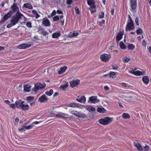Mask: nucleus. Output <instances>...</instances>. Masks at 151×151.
<instances>
[{
    "mask_svg": "<svg viewBox=\"0 0 151 151\" xmlns=\"http://www.w3.org/2000/svg\"><path fill=\"white\" fill-rule=\"evenodd\" d=\"M4 102L9 105L10 104V102L8 100H5L4 101Z\"/></svg>",
    "mask_w": 151,
    "mask_h": 151,
    "instance_id": "obj_56",
    "label": "nucleus"
},
{
    "mask_svg": "<svg viewBox=\"0 0 151 151\" xmlns=\"http://www.w3.org/2000/svg\"><path fill=\"white\" fill-rule=\"evenodd\" d=\"M131 6L132 10H135L137 6V0H130Z\"/></svg>",
    "mask_w": 151,
    "mask_h": 151,
    "instance_id": "obj_7",
    "label": "nucleus"
},
{
    "mask_svg": "<svg viewBox=\"0 0 151 151\" xmlns=\"http://www.w3.org/2000/svg\"><path fill=\"white\" fill-rule=\"evenodd\" d=\"M128 16L129 19L128 20V21L132 22V20L130 16L129 15H128Z\"/></svg>",
    "mask_w": 151,
    "mask_h": 151,
    "instance_id": "obj_58",
    "label": "nucleus"
},
{
    "mask_svg": "<svg viewBox=\"0 0 151 151\" xmlns=\"http://www.w3.org/2000/svg\"><path fill=\"white\" fill-rule=\"evenodd\" d=\"M79 114V112L76 111L75 113H74V115L75 116H76L78 117V115Z\"/></svg>",
    "mask_w": 151,
    "mask_h": 151,
    "instance_id": "obj_61",
    "label": "nucleus"
},
{
    "mask_svg": "<svg viewBox=\"0 0 151 151\" xmlns=\"http://www.w3.org/2000/svg\"><path fill=\"white\" fill-rule=\"evenodd\" d=\"M24 103H22V106L21 109H22L23 110H28L29 108V106L27 104H23Z\"/></svg>",
    "mask_w": 151,
    "mask_h": 151,
    "instance_id": "obj_28",
    "label": "nucleus"
},
{
    "mask_svg": "<svg viewBox=\"0 0 151 151\" xmlns=\"http://www.w3.org/2000/svg\"><path fill=\"white\" fill-rule=\"evenodd\" d=\"M34 97L33 96H29L27 97V100L28 102H31L34 99Z\"/></svg>",
    "mask_w": 151,
    "mask_h": 151,
    "instance_id": "obj_34",
    "label": "nucleus"
},
{
    "mask_svg": "<svg viewBox=\"0 0 151 151\" xmlns=\"http://www.w3.org/2000/svg\"><path fill=\"white\" fill-rule=\"evenodd\" d=\"M19 130L22 132L25 131L26 130L25 126H24L22 127L19 129Z\"/></svg>",
    "mask_w": 151,
    "mask_h": 151,
    "instance_id": "obj_46",
    "label": "nucleus"
},
{
    "mask_svg": "<svg viewBox=\"0 0 151 151\" xmlns=\"http://www.w3.org/2000/svg\"><path fill=\"white\" fill-rule=\"evenodd\" d=\"M32 13L34 15V16H35L36 19H37L40 17V15L38 14L37 12L35 10H32Z\"/></svg>",
    "mask_w": 151,
    "mask_h": 151,
    "instance_id": "obj_25",
    "label": "nucleus"
},
{
    "mask_svg": "<svg viewBox=\"0 0 151 151\" xmlns=\"http://www.w3.org/2000/svg\"><path fill=\"white\" fill-rule=\"evenodd\" d=\"M122 35L123 33H122V32H120L118 33L116 37V40L117 41L120 40L122 37Z\"/></svg>",
    "mask_w": 151,
    "mask_h": 151,
    "instance_id": "obj_24",
    "label": "nucleus"
},
{
    "mask_svg": "<svg viewBox=\"0 0 151 151\" xmlns=\"http://www.w3.org/2000/svg\"><path fill=\"white\" fill-rule=\"evenodd\" d=\"M42 23L46 27H50V21L47 18H44L43 19Z\"/></svg>",
    "mask_w": 151,
    "mask_h": 151,
    "instance_id": "obj_10",
    "label": "nucleus"
},
{
    "mask_svg": "<svg viewBox=\"0 0 151 151\" xmlns=\"http://www.w3.org/2000/svg\"><path fill=\"white\" fill-rule=\"evenodd\" d=\"M119 45L121 48L122 49H124L126 48V45L122 42L120 43Z\"/></svg>",
    "mask_w": 151,
    "mask_h": 151,
    "instance_id": "obj_37",
    "label": "nucleus"
},
{
    "mask_svg": "<svg viewBox=\"0 0 151 151\" xmlns=\"http://www.w3.org/2000/svg\"><path fill=\"white\" fill-rule=\"evenodd\" d=\"M85 108L89 112L95 111V109L91 106L87 105L85 106Z\"/></svg>",
    "mask_w": 151,
    "mask_h": 151,
    "instance_id": "obj_20",
    "label": "nucleus"
},
{
    "mask_svg": "<svg viewBox=\"0 0 151 151\" xmlns=\"http://www.w3.org/2000/svg\"><path fill=\"white\" fill-rule=\"evenodd\" d=\"M55 116L57 117L63 119L65 118V116H68V114H66L62 113L60 112L58 113L57 114H55Z\"/></svg>",
    "mask_w": 151,
    "mask_h": 151,
    "instance_id": "obj_17",
    "label": "nucleus"
},
{
    "mask_svg": "<svg viewBox=\"0 0 151 151\" xmlns=\"http://www.w3.org/2000/svg\"><path fill=\"white\" fill-rule=\"evenodd\" d=\"M85 114L83 112H79V114L78 115V117L83 118L85 117Z\"/></svg>",
    "mask_w": 151,
    "mask_h": 151,
    "instance_id": "obj_41",
    "label": "nucleus"
},
{
    "mask_svg": "<svg viewBox=\"0 0 151 151\" xmlns=\"http://www.w3.org/2000/svg\"><path fill=\"white\" fill-rule=\"evenodd\" d=\"M113 69L114 70H117L118 68V66L116 65H114L112 66Z\"/></svg>",
    "mask_w": 151,
    "mask_h": 151,
    "instance_id": "obj_50",
    "label": "nucleus"
},
{
    "mask_svg": "<svg viewBox=\"0 0 151 151\" xmlns=\"http://www.w3.org/2000/svg\"><path fill=\"white\" fill-rule=\"evenodd\" d=\"M68 82H65L63 84H61L60 87L61 90H65L68 86Z\"/></svg>",
    "mask_w": 151,
    "mask_h": 151,
    "instance_id": "obj_22",
    "label": "nucleus"
},
{
    "mask_svg": "<svg viewBox=\"0 0 151 151\" xmlns=\"http://www.w3.org/2000/svg\"><path fill=\"white\" fill-rule=\"evenodd\" d=\"M122 117L124 119H129L130 117V116L127 113H124L122 115Z\"/></svg>",
    "mask_w": 151,
    "mask_h": 151,
    "instance_id": "obj_29",
    "label": "nucleus"
},
{
    "mask_svg": "<svg viewBox=\"0 0 151 151\" xmlns=\"http://www.w3.org/2000/svg\"><path fill=\"white\" fill-rule=\"evenodd\" d=\"M134 28V26L133 21L131 22L127 21V25L126 27L125 30L127 31L128 30H133Z\"/></svg>",
    "mask_w": 151,
    "mask_h": 151,
    "instance_id": "obj_4",
    "label": "nucleus"
},
{
    "mask_svg": "<svg viewBox=\"0 0 151 151\" xmlns=\"http://www.w3.org/2000/svg\"><path fill=\"white\" fill-rule=\"evenodd\" d=\"M75 9L76 11V13L78 14H80V11L78 8L77 7H75Z\"/></svg>",
    "mask_w": 151,
    "mask_h": 151,
    "instance_id": "obj_49",
    "label": "nucleus"
},
{
    "mask_svg": "<svg viewBox=\"0 0 151 151\" xmlns=\"http://www.w3.org/2000/svg\"><path fill=\"white\" fill-rule=\"evenodd\" d=\"M86 98L84 96H78L76 100L78 102L82 103H84L86 101Z\"/></svg>",
    "mask_w": 151,
    "mask_h": 151,
    "instance_id": "obj_11",
    "label": "nucleus"
},
{
    "mask_svg": "<svg viewBox=\"0 0 151 151\" xmlns=\"http://www.w3.org/2000/svg\"><path fill=\"white\" fill-rule=\"evenodd\" d=\"M21 19L25 21L27 19L22 14H19L18 13H17V15H14L12 17L10 21V23L7 25L6 27L7 28H9L14 26L18 23L19 20Z\"/></svg>",
    "mask_w": 151,
    "mask_h": 151,
    "instance_id": "obj_1",
    "label": "nucleus"
},
{
    "mask_svg": "<svg viewBox=\"0 0 151 151\" xmlns=\"http://www.w3.org/2000/svg\"><path fill=\"white\" fill-rule=\"evenodd\" d=\"M87 1L88 4L90 6L91 9H95L96 6L95 5V2L93 0H87Z\"/></svg>",
    "mask_w": 151,
    "mask_h": 151,
    "instance_id": "obj_13",
    "label": "nucleus"
},
{
    "mask_svg": "<svg viewBox=\"0 0 151 151\" xmlns=\"http://www.w3.org/2000/svg\"><path fill=\"white\" fill-rule=\"evenodd\" d=\"M31 46V44H22L18 46V47L19 49H25L30 47Z\"/></svg>",
    "mask_w": 151,
    "mask_h": 151,
    "instance_id": "obj_12",
    "label": "nucleus"
},
{
    "mask_svg": "<svg viewBox=\"0 0 151 151\" xmlns=\"http://www.w3.org/2000/svg\"><path fill=\"white\" fill-rule=\"evenodd\" d=\"M73 37H76L78 35V33L77 32H73Z\"/></svg>",
    "mask_w": 151,
    "mask_h": 151,
    "instance_id": "obj_57",
    "label": "nucleus"
},
{
    "mask_svg": "<svg viewBox=\"0 0 151 151\" xmlns=\"http://www.w3.org/2000/svg\"><path fill=\"white\" fill-rule=\"evenodd\" d=\"M39 30L41 32V33L44 35H46L48 34L47 32L46 31H45V30H43V29L42 28H39Z\"/></svg>",
    "mask_w": 151,
    "mask_h": 151,
    "instance_id": "obj_36",
    "label": "nucleus"
},
{
    "mask_svg": "<svg viewBox=\"0 0 151 151\" xmlns=\"http://www.w3.org/2000/svg\"><path fill=\"white\" fill-rule=\"evenodd\" d=\"M113 120V118L107 117H104V125L109 124Z\"/></svg>",
    "mask_w": 151,
    "mask_h": 151,
    "instance_id": "obj_15",
    "label": "nucleus"
},
{
    "mask_svg": "<svg viewBox=\"0 0 151 151\" xmlns=\"http://www.w3.org/2000/svg\"><path fill=\"white\" fill-rule=\"evenodd\" d=\"M77 103H71L70 104H68L67 105L68 106L71 107H77Z\"/></svg>",
    "mask_w": 151,
    "mask_h": 151,
    "instance_id": "obj_31",
    "label": "nucleus"
},
{
    "mask_svg": "<svg viewBox=\"0 0 151 151\" xmlns=\"http://www.w3.org/2000/svg\"><path fill=\"white\" fill-rule=\"evenodd\" d=\"M59 16H56L53 18V21L55 22L59 20Z\"/></svg>",
    "mask_w": 151,
    "mask_h": 151,
    "instance_id": "obj_47",
    "label": "nucleus"
},
{
    "mask_svg": "<svg viewBox=\"0 0 151 151\" xmlns=\"http://www.w3.org/2000/svg\"><path fill=\"white\" fill-rule=\"evenodd\" d=\"M23 103H24V101H17L15 102V104L17 107L19 109H21Z\"/></svg>",
    "mask_w": 151,
    "mask_h": 151,
    "instance_id": "obj_21",
    "label": "nucleus"
},
{
    "mask_svg": "<svg viewBox=\"0 0 151 151\" xmlns=\"http://www.w3.org/2000/svg\"><path fill=\"white\" fill-rule=\"evenodd\" d=\"M12 15L9 12L5 14L2 19L0 22V25L2 24L6 20Z\"/></svg>",
    "mask_w": 151,
    "mask_h": 151,
    "instance_id": "obj_6",
    "label": "nucleus"
},
{
    "mask_svg": "<svg viewBox=\"0 0 151 151\" xmlns=\"http://www.w3.org/2000/svg\"><path fill=\"white\" fill-rule=\"evenodd\" d=\"M22 8H28L29 9H33V6L31 3H24L22 6Z\"/></svg>",
    "mask_w": 151,
    "mask_h": 151,
    "instance_id": "obj_19",
    "label": "nucleus"
},
{
    "mask_svg": "<svg viewBox=\"0 0 151 151\" xmlns=\"http://www.w3.org/2000/svg\"><path fill=\"white\" fill-rule=\"evenodd\" d=\"M145 72H142L141 71L139 70L135 71L134 75L137 76H139L145 74Z\"/></svg>",
    "mask_w": 151,
    "mask_h": 151,
    "instance_id": "obj_30",
    "label": "nucleus"
},
{
    "mask_svg": "<svg viewBox=\"0 0 151 151\" xmlns=\"http://www.w3.org/2000/svg\"><path fill=\"white\" fill-rule=\"evenodd\" d=\"M80 83V81L79 80H76L75 81H73L70 82L71 86L72 87H73L78 86Z\"/></svg>",
    "mask_w": 151,
    "mask_h": 151,
    "instance_id": "obj_14",
    "label": "nucleus"
},
{
    "mask_svg": "<svg viewBox=\"0 0 151 151\" xmlns=\"http://www.w3.org/2000/svg\"><path fill=\"white\" fill-rule=\"evenodd\" d=\"M139 21V19H138V17H136L135 19V22L136 24L137 25H139V23L138 22Z\"/></svg>",
    "mask_w": 151,
    "mask_h": 151,
    "instance_id": "obj_51",
    "label": "nucleus"
},
{
    "mask_svg": "<svg viewBox=\"0 0 151 151\" xmlns=\"http://www.w3.org/2000/svg\"><path fill=\"white\" fill-rule=\"evenodd\" d=\"M72 0H68L67 1V3L68 4H70L72 3Z\"/></svg>",
    "mask_w": 151,
    "mask_h": 151,
    "instance_id": "obj_55",
    "label": "nucleus"
},
{
    "mask_svg": "<svg viewBox=\"0 0 151 151\" xmlns=\"http://www.w3.org/2000/svg\"><path fill=\"white\" fill-rule=\"evenodd\" d=\"M134 145L137 148L138 151H143V148L139 143L137 142H134Z\"/></svg>",
    "mask_w": 151,
    "mask_h": 151,
    "instance_id": "obj_9",
    "label": "nucleus"
},
{
    "mask_svg": "<svg viewBox=\"0 0 151 151\" xmlns=\"http://www.w3.org/2000/svg\"><path fill=\"white\" fill-rule=\"evenodd\" d=\"M111 58V55L110 54H104V62H106L108 61Z\"/></svg>",
    "mask_w": 151,
    "mask_h": 151,
    "instance_id": "obj_26",
    "label": "nucleus"
},
{
    "mask_svg": "<svg viewBox=\"0 0 151 151\" xmlns=\"http://www.w3.org/2000/svg\"><path fill=\"white\" fill-rule=\"evenodd\" d=\"M99 122L100 123L104 125V119H100Z\"/></svg>",
    "mask_w": 151,
    "mask_h": 151,
    "instance_id": "obj_54",
    "label": "nucleus"
},
{
    "mask_svg": "<svg viewBox=\"0 0 151 151\" xmlns=\"http://www.w3.org/2000/svg\"><path fill=\"white\" fill-rule=\"evenodd\" d=\"M53 93V91L52 89H50L49 91H47L45 93L46 95L49 96H51Z\"/></svg>",
    "mask_w": 151,
    "mask_h": 151,
    "instance_id": "obj_33",
    "label": "nucleus"
},
{
    "mask_svg": "<svg viewBox=\"0 0 151 151\" xmlns=\"http://www.w3.org/2000/svg\"><path fill=\"white\" fill-rule=\"evenodd\" d=\"M137 33L138 34H141L142 33V30L140 28L138 29L136 31Z\"/></svg>",
    "mask_w": 151,
    "mask_h": 151,
    "instance_id": "obj_40",
    "label": "nucleus"
},
{
    "mask_svg": "<svg viewBox=\"0 0 151 151\" xmlns=\"http://www.w3.org/2000/svg\"><path fill=\"white\" fill-rule=\"evenodd\" d=\"M85 106L84 105H81L79 104H78L77 103V108L81 109H83L84 108H85Z\"/></svg>",
    "mask_w": 151,
    "mask_h": 151,
    "instance_id": "obj_42",
    "label": "nucleus"
},
{
    "mask_svg": "<svg viewBox=\"0 0 151 151\" xmlns=\"http://www.w3.org/2000/svg\"><path fill=\"white\" fill-rule=\"evenodd\" d=\"M127 47L129 49L132 50L134 48L135 46L133 44H128Z\"/></svg>",
    "mask_w": 151,
    "mask_h": 151,
    "instance_id": "obj_38",
    "label": "nucleus"
},
{
    "mask_svg": "<svg viewBox=\"0 0 151 151\" xmlns=\"http://www.w3.org/2000/svg\"><path fill=\"white\" fill-rule=\"evenodd\" d=\"M103 110L104 109L100 107H98L97 109V111L100 113H103Z\"/></svg>",
    "mask_w": 151,
    "mask_h": 151,
    "instance_id": "obj_48",
    "label": "nucleus"
},
{
    "mask_svg": "<svg viewBox=\"0 0 151 151\" xmlns=\"http://www.w3.org/2000/svg\"><path fill=\"white\" fill-rule=\"evenodd\" d=\"M67 69V67L66 66H64L60 68V69L58 70V73L60 75L63 73Z\"/></svg>",
    "mask_w": 151,
    "mask_h": 151,
    "instance_id": "obj_18",
    "label": "nucleus"
},
{
    "mask_svg": "<svg viewBox=\"0 0 151 151\" xmlns=\"http://www.w3.org/2000/svg\"><path fill=\"white\" fill-rule=\"evenodd\" d=\"M30 86L29 85H26L24 86V90L27 92H29L30 91Z\"/></svg>",
    "mask_w": 151,
    "mask_h": 151,
    "instance_id": "obj_32",
    "label": "nucleus"
},
{
    "mask_svg": "<svg viewBox=\"0 0 151 151\" xmlns=\"http://www.w3.org/2000/svg\"><path fill=\"white\" fill-rule=\"evenodd\" d=\"M142 81L143 82L146 84H147L149 81V78L147 76H144L142 78Z\"/></svg>",
    "mask_w": 151,
    "mask_h": 151,
    "instance_id": "obj_27",
    "label": "nucleus"
},
{
    "mask_svg": "<svg viewBox=\"0 0 151 151\" xmlns=\"http://www.w3.org/2000/svg\"><path fill=\"white\" fill-rule=\"evenodd\" d=\"M45 86V84L44 82L42 83H38L35 85V87L33 88V90L35 92H37L39 90L44 88Z\"/></svg>",
    "mask_w": 151,
    "mask_h": 151,
    "instance_id": "obj_3",
    "label": "nucleus"
},
{
    "mask_svg": "<svg viewBox=\"0 0 151 151\" xmlns=\"http://www.w3.org/2000/svg\"><path fill=\"white\" fill-rule=\"evenodd\" d=\"M33 127V125L32 124L29 125H28L27 126H25L26 130L30 129H32Z\"/></svg>",
    "mask_w": 151,
    "mask_h": 151,
    "instance_id": "obj_43",
    "label": "nucleus"
},
{
    "mask_svg": "<svg viewBox=\"0 0 151 151\" xmlns=\"http://www.w3.org/2000/svg\"><path fill=\"white\" fill-rule=\"evenodd\" d=\"M56 14V11H55V10H54L52 13V14H51L52 15V16H53V15H55Z\"/></svg>",
    "mask_w": 151,
    "mask_h": 151,
    "instance_id": "obj_62",
    "label": "nucleus"
},
{
    "mask_svg": "<svg viewBox=\"0 0 151 151\" xmlns=\"http://www.w3.org/2000/svg\"><path fill=\"white\" fill-rule=\"evenodd\" d=\"M89 9L91 11V14H93L96 12V10L95 9H93L92 10H91L90 8H89Z\"/></svg>",
    "mask_w": 151,
    "mask_h": 151,
    "instance_id": "obj_60",
    "label": "nucleus"
},
{
    "mask_svg": "<svg viewBox=\"0 0 151 151\" xmlns=\"http://www.w3.org/2000/svg\"><path fill=\"white\" fill-rule=\"evenodd\" d=\"M27 26L29 28H31L32 27V23L30 22H26Z\"/></svg>",
    "mask_w": 151,
    "mask_h": 151,
    "instance_id": "obj_44",
    "label": "nucleus"
},
{
    "mask_svg": "<svg viewBox=\"0 0 151 151\" xmlns=\"http://www.w3.org/2000/svg\"><path fill=\"white\" fill-rule=\"evenodd\" d=\"M122 60L123 62L124 63H127L130 60V59L125 57V58H123Z\"/></svg>",
    "mask_w": 151,
    "mask_h": 151,
    "instance_id": "obj_45",
    "label": "nucleus"
},
{
    "mask_svg": "<svg viewBox=\"0 0 151 151\" xmlns=\"http://www.w3.org/2000/svg\"><path fill=\"white\" fill-rule=\"evenodd\" d=\"M68 36L70 38H72V37H74L73 35V33H72V32H70V33L68 35Z\"/></svg>",
    "mask_w": 151,
    "mask_h": 151,
    "instance_id": "obj_52",
    "label": "nucleus"
},
{
    "mask_svg": "<svg viewBox=\"0 0 151 151\" xmlns=\"http://www.w3.org/2000/svg\"><path fill=\"white\" fill-rule=\"evenodd\" d=\"M47 100L48 99L46 96L43 94L39 98L38 101L40 102H46Z\"/></svg>",
    "mask_w": 151,
    "mask_h": 151,
    "instance_id": "obj_16",
    "label": "nucleus"
},
{
    "mask_svg": "<svg viewBox=\"0 0 151 151\" xmlns=\"http://www.w3.org/2000/svg\"><path fill=\"white\" fill-rule=\"evenodd\" d=\"M114 8H112L111 9V14L112 15H114Z\"/></svg>",
    "mask_w": 151,
    "mask_h": 151,
    "instance_id": "obj_63",
    "label": "nucleus"
},
{
    "mask_svg": "<svg viewBox=\"0 0 151 151\" xmlns=\"http://www.w3.org/2000/svg\"><path fill=\"white\" fill-rule=\"evenodd\" d=\"M150 147L149 146L146 145L143 148V151H148L150 150Z\"/></svg>",
    "mask_w": 151,
    "mask_h": 151,
    "instance_id": "obj_39",
    "label": "nucleus"
},
{
    "mask_svg": "<svg viewBox=\"0 0 151 151\" xmlns=\"http://www.w3.org/2000/svg\"><path fill=\"white\" fill-rule=\"evenodd\" d=\"M116 74V73L114 72H111L109 74V76L110 77H112V78H114L115 77Z\"/></svg>",
    "mask_w": 151,
    "mask_h": 151,
    "instance_id": "obj_35",
    "label": "nucleus"
},
{
    "mask_svg": "<svg viewBox=\"0 0 151 151\" xmlns=\"http://www.w3.org/2000/svg\"><path fill=\"white\" fill-rule=\"evenodd\" d=\"M10 107L12 109H14L15 108V105L14 104H11L10 105Z\"/></svg>",
    "mask_w": 151,
    "mask_h": 151,
    "instance_id": "obj_53",
    "label": "nucleus"
},
{
    "mask_svg": "<svg viewBox=\"0 0 151 151\" xmlns=\"http://www.w3.org/2000/svg\"><path fill=\"white\" fill-rule=\"evenodd\" d=\"M56 12L57 13L59 14H63L62 12L59 9H58L57 11Z\"/></svg>",
    "mask_w": 151,
    "mask_h": 151,
    "instance_id": "obj_59",
    "label": "nucleus"
},
{
    "mask_svg": "<svg viewBox=\"0 0 151 151\" xmlns=\"http://www.w3.org/2000/svg\"><path fill=\"white\" fill-rule=\"evenodd\" d=\"M60 35V32H56L53 33L52 36L54 38H58Z\"/></svg>",
    "mask_w": 151,
    "mask_h": 151,
    "instance_id": "obj_23",
    "label": "nucleus"
},
{
    "mask_svg": "<svg viewBox=\"0 0 151 151\" xmlns=\"http://www.w3.org/2000/svg\"><path fill=\"white\" fill-rule=\"evenodd\" d=\"M100 58L102 61H104V54H102L101 55Z\"/></svg>",
    "mask_w": 151,
    "mask_h": 151,
    "instance_id": "obj_64",
    "label": "nucleus"
},
{
    "mask_svg": "<svg viewBox=\"0 0 151 151\" xmlns=\"http://www.w3.org/2000/svg\"><path fill=\"white\" fill-rule=\"evenodd\" d=\"M16 0H14L13 5L11 6L9 12L12 14L16 12L15 15H17V13H18L19 14L21 13L19 11L17 4L16 3Z\"/></svg>",
    "mask_w": 151,
    "mask_h": 151,
    "instance_id": "obj_2",
    "label": "nucleus"
},
{
    "mask_svg": "<svg viewBox=\"0 0 151 151\" xmlns=\"http://www.w3.org/2000/svg\"><path fill=\"white\" fill-rule=\"evenodd\" d=\"M88 101L89 103L95 104L99 102L100 100L97 99L96 96H91L89 97Z\"/></svg>",
    "mask_w": 151,
    "mask_h": 151,
    "instance_id": "obj_5",
    "label": "nucleus"
},
{
    "mask_svg": "<svg viewBox=\"0 0 151 151\" xmlns=\"http://www.w3.org/2000/svg\"><path fill=\"white\" fill-rule=\"evenodd\" d=\"M104 17V13L101 12V13H100L99 14V25L101 26H102L103 24H104V20L101 19V18H103Z\"/></svg>",
    "mask_w": 151,
    "mask_h": 151,
    "instance_id": "obj_8",
    "label": "nucleus"
}]
</instances>
